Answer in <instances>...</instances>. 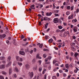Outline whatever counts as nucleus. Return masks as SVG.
Returning <instances> with one entry per match:
<instances>
[{
  "label": "nucleus",
  "instance_id": "1",
  "mask_svg": "<svg viewBox=\"0 0 79 79\" xmlns=\"http://www.w3.org/2000/svg\"><path fill=\"white\" fill-rule=\"evenodd\" d=\"M5 65L4 64H2L0 66V69H5Z\"/></svg>",
  "mask_w": 79,
  "mask_h": 79
},
{
  "label": "nucleus",
  "instance_id": "2",
  "mask_svg": "<svg viewBox=\"0 0 79 79\" xmlns=\"http://www.w3.org/2000/svg\"><path fill=\"white\" fill-rule=\"evenodd\" d=\"M13 69L12 68H10L9 69V74H11V73H12V71Z\"/></svg>",
  "mask_w": 79,
  "mask_h": 79
},
{
  "label": "nucleus",
  "instance_id": "3",
  "mask_svg": "<svg viewBox=\"0 0 79 79\" xmlns=\"http://www.w3.org/2000/svg\"><path fill=\"white\" fill-rule=\"evenodd\" d=\"M52 12H50L49 13L48 12H47L46 14V15L47 16H51L52 15Z\"/></svg>",
  "mask_w": 79,
  "mask_h": 79
},
{
  "label": "nucleus",
  "instance_id": "4",
  "mask_svg": "<svg viewBox=\"0 0 79 79\" xmlns=\"http://www.w3.org/2000/svg\"><path fill=\"white\" fill-rule=\"evenodd\" d=\"M37 45H39L40 48H42L43 46V44H40V43H38L37 44Z\"/></svg>",
  "mask_w": 79,
  "mask_h": 79
},
{
  "label": "nucleus",
  "instance_id": "5",
  "mask_svg": "<svg viewBox=\"0 0 79 79\" xmlns=\"http://www.w3.org/2000/svg\"><path fill=\"white\" fill-rule=\"evenodd\" d=\"M54 22L55 23H57L58 22V18H55L54 19Z\"/></svg>",
  "mask_w": 79,
  "mask_h": 79
},
{
  "label": "nucleus",
  "instance_id": "6",
  "mask_svg": "<svg viewBox=\"0 0 79 79\" xmlns=\"http://www.w3.org/2000/svg\"><path fill=\"white\" fill-rule=\"evenodd\" d=\"M19 53L22 55H24V54H25V53L24 52L21 51H20L19 52Z\"/></svg>",
  "mask_w": 79,
  "mask_h": 79
},
{
  "label": "nucleus",
  "instance_id": "7",
  "mask_svg": "<svg viewBox=\"0 0 79 79\" xmlns=\"http://www.w3.org/2000/svg\"><path fill=\"white\" fill-rule=\"evenodd\" d=\"M11 56H9L7 59V61L10 62V60H11Z\"/></svg>",
  "mask_w": 79,
  "mask_h": 79
},
{
  "label": "nucleus",
  "instance_id": "8",
  "mask_svg": "<svg viewBox=\"0 0 79 79\" xmlns=\"http://www.w3.org/2000/svg\"><path fill=\"white\" fill-rule=\"evenodd\" d=\"M25 68L26 69H29L30 67V66L28 64H27L25 65Z\"/></svg>",
  "mask_w": 79,
  "mask_h": 79
},
{
  "label": "nucleus",
  "instance_id": "9",
  "mask_svg": "<svg viewBox=\"0 0 79 79\" xmlns=\"http://www.w3.org/2000/svg\"><path fill=\"white\" fill-rule=\"evenodd\" d=\"M35 5H32L31 6L30 8L31 9H33V10H35Z\"/></svg>",
  "mask_w": 79,
  "mask_h": 79
},
{
  "label": "nucleus",
  "instance_id": "10",
  "mask_svg": "<svg viewBox=\"0 0 79 79\" xmlns=\"http://www.w3.org/2000/svg\"><path fill=\"white\" fill-rule=\"evenodd\" d=\"M73 31L74 32H77V28L74 27V28H73Z\"/></svg>",
  "mask_w": 79,
  "mask_h": 79
},
{
  "label": "nucleus",
  "instance_id": "11",
  "mask_svg": "<svg viewBox=\"0 0 79 79\" xmlns=\"http://www.w3.org/2000/svg\"><path fill=\"white\" fill-rule=\"evenodd\" d=\"M78 55H79V53L77 52H75L74 55V57H75V58H76Z\"/></svg>",
  "mask_w": 79,
  "mask_h": 79
},
{
  "label": "nucleus",
  "instance_id": "12",
  "mask_svg": "<svg viewBox=\"0 0 79 79\" xmlns=\"http://www.w3.org/2000/svg\"><path fill=\"white\" fill-rule=\"evenodd\" d=\"M33 76H34V74L33 73V72H32L30 74V78H32V77H33Z\"/></svg>",
  "mask_w": 79,
  "mask_h": 79
},
{
  "label": "nucleus",
  "instance_id": "13",
  "mask_svg": "<svg viewBox=\"0 0 79 79\" xmlns=\"http://www.w3.org/2000/svg\"><path fill=\"white\" fill-rule=\"evenodd\" d=\"M5 59V57L1 56L0 57V60H4Z\"/></svg>",
  "mask_w": 79,
  "mask_h": 79
},
{
  "label": "nucleus",
  "instance_id": "14",
  "mask_svg": "<svg viewBox=\"0 0 79 79\" xmlns=\"http://www.w3.org/2000/svg\"><path fill=\"white\" fill-rule=\"evenodd\" d=\"M53 41V40L52 39H51L48 41V42L49 43H50H50H52Z\"/></svg>",
  "mask_w": 79,
  "mask_h": 79
},
{
  "label": "nucleus",
  "instance_id": "15",
  "mask_svg": "<svg viewBox=\"0 0 79 79\" xmlns=\"http://www.w3.org/2000/svg\"><path fill=\"white\" fill-rule=\"evenodd\" d=\"M20 58V57H19V56H16V59L17 61H19Z\"/></svg>",
  "mask_w": 79,
  "mask_h": 79
},
{
  "label": "nucleus",
  "instance_id": "16",
  "mask_svg": "<svg viewBox=\"0 0 79 79\" xmlns=\"http://www.w3.org/2000/svg\"><path fill=\"white\" fill-rule=\"evenodd\" d=\"M36 58H39V59H41L42 58H41V57L39 56V54H38L36 56Z\"/></svg>",
  "mask_w": 79,
  "mask_h": 79
},
{
  "label": "nucleus",
  "instance_id": "17",
  "mask_svg": "<svg viewBox=\"0 0 79 79\" xmlns=\"http://www.w3.org/2000/svg\"><path fill=\"white\" fill-rule=\"evenodd\" d=\"M11 62L10 61L6 65V67H8L10 66L11 65Z\"/></svg>",
  "mask_w": 79,
  "mask_h": 79
},
{
  "label": "nucleus",
  "instance_id": "18",
  "mask_svg": "<svg viewBox=\"0 0 79 79\" xmlns=\"http://www.w3.org/2000/svg\"><path fill=\"white\" fill-rule=\"evenodd\" d=\"M17 64H18V65L19 66H22V65H23V64L21 62H18L17 63Z\"/></svg>",
  "mask_w": 79,
  "mask_h": 79
},
{
  "label": "nucleus",
  "instance_id": "19",
  "mask_svg": "<svg viewBox=\"0 0 79 79\" xmlns=\"http://www.w3.org/2000/svg\"><path fill=\"white\" fill-rule=\"evenodd\" d=\"M65 67L67 69H69V64H65Z\"/></svg>",
  "mask_w": 79,
  "mask_h": 79
},
{
  "label": "nucleus",
  "instance_id": "20",
  "mask_svg": "<svg viewBox=\"0 0 79 79\" xmlns=\"http://www.w3.org/2000/svg\"><path fill=\"white\" fill-rule=\"evenodd\" d=\"M37 65H36V66L35 67L33 68V69L34 71H35L36 70V69H37Z\"/></svg>",
  "mask_w": 79,
  "mask_h": 79
},
{
  "label": "nucleus",
  "instance_id": "21",
  "mask_svg": "<svg viewBox=\"0 0 79 79\" xmlns=\"http://www.w3.org/2000/svg\"><path fill=\"white\" fill-rule=\"evenodd\" d=\"M2 74H4V75H6V73L4 71H2Z\"/></svg>",
  "mask_w": 79,
  "mask_h": 79
},
{
  "label": "nucleus",
  "instance_id": "22",
  "mask_svg": "<svg viewBox=\"0 0 79 79\" xmlns=\"http://www.w3.org/2000/svg\"><path fill=\"white\" fill-rule=\"evenodd\" d=\"M68 34L69 35V32L68 31H67L66 32V31H65L64 32V34Z\"/></svg>",
  "mask_w": 79,
  "mask_h": 79
},
{
  "label": "nucleus",
  "instance_id": "23",
  "mask_svg": "<svg viewBox=\"0 0 79 79\" xmlns=\"http://www.w3.org/2000/svg\"><path fill=\"white\" fill-rule=\"evenodd\" d=\"M38 62L39 63V65H40V64H41V63H42V60H38Z\"/></svg>",
  "mask_w": 79,
  "mask_h": 79
},
{
  "label": "nucleus",
  "instance_id": "24",
  "mask_svg": "<svg viewBox=\"0 0 79 79\" xmlns=\"http://www.w3.org/2000/svg\"><path fill=\"white\" fill-rule=\"evenodd\" d=\"M18 61H20V62H22V61H23V59L22 58H20Z\"/></svg>",
  "mask_w": 79,
  "mask_h": 79
},
{
  "label": "nucleus",
  "instance_id": "25",
  "mask_svg": "<svg viewBox=\"0 0 79 79\" xmlns=\"http://www.w3.org/2000/svg\"><path fill=\"white\" fill-rule=\"evenodd\" d=\"M48 59L49 60H51V59H52V56H48Z\"/></svg>",
  "mask_w": 79,
  "mask_h": 79
},
{
  "label": "nucleus",
  "instance_id": "26",
  "mask_svg": "<svg viewBox=\"0 0 79 79\" xmlns=\"http://www.w3.org/2000/svg\"><path fill=\"white\" fill-rule=\"evenodd\" d=\"M15 70L16 71V72H17V73L19 71V70H18V68L17 67H15Z\"/></svg>",
  "mask_w": 79,
  "mask_h": 79
},
{
  "label": "nucleus",
  "instance_id": "27",
  "mask_svg": "<svg viewBox=\"0 0 79 79\" xmlns=\"http://www.w3.org/2000/svg\"><path fill=\"white\" fill-rule=\"evenodd\" d=\"M56 63V60H53V64H55V63Z\"/></svg>",
  "mask_w": 79,
  "mask_h": 79
},
{
  "label": "nucleus",
  "instance_id": "28",
  "mask_svg": "<svg viewBox=\"0 0 79 79\" xmlns=\"http://www.w3.org/2000/svg\"><path fill=\"white\" fill-rule=\"evenodd\" d=\"M70 8L71 11H72V10H73L74 9V6H72Z\"/></svg>",
  "mask_w": 79,
  "mask_h": 79
},
{
  "label": "nucleus",
  "instance_id": "29",
  "mask_svg": "<svg viewBox=\"0 0 79 79\" xmlns=\"http://www.w3.org/2000/svg\"><path fill=\"white\" fill-rule=\"evenodd\" d=\"M0 79H4V77L2 75H0Z\"/></svg>",
  "mask_w": 79,
  "mask_h": 79
},
{
  "label": "nucleus",
  "instance_id": "30",
  "mask_svg": "<svg viewBox=\"0 0 79 79\" xmlns=\"http://www.w3.org/2000/svg\"><path fill=\"white\" fill-rule=\"evenodd\" d=\"M59 11V10H56L54 11V12L56 13H58Z\"/></svg>",
  "mask_w": 79,
  "mask_h": 79
},
{
  "label": "nucleus",
  "instance_id": "31",
  "mask_svg": "<svg viewBox=\"0 0 79 79\" xmlns=\"http://www.w3.org/2000/svg\"><path fill=\"white\" fill-rule=\"evenodd\" d=\"M44 21H47V17H44Z\"/></svg>",
  "mask_w": 79,
  "mask_h": 79
},
{
  "label": "nucleus",
  "instance_id": "32",
  "mask_svg": "<svg viewBox=\"0 0 79 79\" xmlns=\"http://www.w3.org/2000/svg\"><path fill=\"white\" fill-rule=\"evenodd\" d=\"M45 64H50V61H48L47 62H45Z\"/></svg>",
  "mask_w": 79,
  "mask_h": 79
},
{
  "label": "nucleus",
  "instance_id": "33",
  "mask_svg": "<svg viewBox=\"0 0 79 79\" xmlns=\"http://www.w3.org/2000/svg\"><path fill=\"white\" fill-rule=\"evenodd\" d=\"M43 58H46V56H47V55H46V54H44L43 55Z\"/></svg>",
  "mask_w": 79,
  "mask_h": 79
},
{
  "label": "nucleus",
  "instance_id": "34",
  "mask_svg": "<svg viewBox=\"0 0 79 79\" xmlns=\"http://www.w3.org/2000/svg\"><path fill=\"white\" fill-rule=\"evenodd\" d=\"M67 10H70V6H67Z\"/></svg>",
  "mask_w": 79,
  "mask_h": 79
},
{
  "label": "nucleus",
  "instance_id": "35",
  "mask_svg": "<svg viewBox=\"0 0 79 79\" xmlns=\"http://www.w3.org/2000/svg\"><path fill=\"white\" fill-rule=\"evenodd\" d=\"M66 15H69V11H68L66 12Z\"/></svg>",
  "mask_w": 79,
  "mask_h": 79
},
{
  "label": "nucleus",
  "instance_id": "36",
  "mask_svg": "<svg viewBox=\"0 0 79 79\" xmlns=\"http://www.w3.org/2000/svg\"><path fill=\"white\" fill-rule=\"evenodd\" d=\"M30 52V54H32V53H33V50H31V51H29Z\"/></svg>",
  "mask_w": 79,
  "mask_h": 79
},
{
  "label": "nucleus",
  "instance_id": "37",
  "mask_svg": "<svg viewBox=\"0 0 79 79\" xmlns=\"http://www.w3.org/2000/svg\"><path fill=\"white\" fill-rule=\"evenodd\" d=\"M72 37H73V39L75 40L76 39V37L75 36H72Z\"/></svg>",
  "mask_w": 79,
  "mask_h": 79
},
{
  "label": "nucleus",
  "instance_id": "38",
  "mask_svg": "<svg viewBox=\"0 0 79 79\" xmlns=\"http://www.w3.org/2000/svg\"><path fill=\"white\" fill-rule=\"evenodd\" d=\"M47 79V75L45 74L44 76V79Z\"/></svg>",
  "mask_w": 79,
  "mask_h": 79
},
{
  "label": "nucleus",
  "instance_id": "39",
  "mask_svg": "<svg viewBox=\"0 0 79 79\" xmlns=\"http://www.w3.org/2000/svg\"><path fill=\"white\" fill-rule=\"evenodd\" d=\"M52 78V79H56V76H53Z\"/></svg>",
  "mask_w": 79,
  "mask_h": 79
},
{
  "label": "nucleus",
  "instance_id": "40",
  "mask_svg": "<svg viewBox=\"0 0 79 79\" xmlns=\"http://www.w3.org/2000/svg\"><path fill=\"white\" fill-rule=\"evenodd\" d=\"M58 27L60 29H61L63 28V27L61 26H59Z\"/></svg>",
  "mask_w": 79,
  "mask_h": 79
},
{
  "label": "nucleus",
  "instance_id": "41",
  "mask_svg": "<svg viewBox=\"0 0 79 79\" xmlns=\"http://www.w3.org/2000/svg\"><path fill=\"white\" fill-rule=\"evenodd\" d=\"M21 39H24V36H23V35H22L21 36Z\"/></svg>",
  "mask_w": 79,
  "mask_h": 79
},
{
  "label": "nucleus",
  "instance_id": "42",
  "mask_svg": "<svg viewBox=\"0 0 79 79\" xmlns=\"http://www.w3.org/2000/svg\"><path fill=\"white\" fill-rule=\"evenodd\" d=\"M48 58H46L45 60H44V61L45 62H47V61H48Z\"/></svg>",
  "mask_w": 79,
  "mask_h": 79
},
{
  "label": "nucleus",
  "instance_id": "43",
  "mask_svg": "<svg viewBox=\"0 0 79 79\" xmlns=\"http://www.w3.org/2000/svg\"><path fill=\"white\" fill-rule=\"evenodd\" d=\"M2 38H5L6 36V35L5 34H3L2 35Z\"/></svg>",
  "mask_w": 79,
  "mask_h": 79
},
{
  "label": "nucleus",
  "instance_id": "44",
  "mask_svg": "<svg viewBox=\"0 0 79 79\" xmlns=\"http://www.w3.org/2000/svg\"><path fill=\"white\" fill-rule=\"evenodd\" d=\"M33 51L34 52H35L37 51V49H36V48H34L33 49Z\"/></svg>",
  "mask_w": 79,
  "mask_h": 79
},
{
  "label": "nucleus",
  "instance_id": "45",
  "mask_svg": "<svg viewBox=\"0 0 79 79\" xmlns=\"http://www.w3.org/2000/svg\"><path fill=\"white\" fill-rule=\"evenodd\" d=\"M6 44H8V45H9V44H10V42H9V41L8 40H7L6 41Z\"/></svg>",
  "mask_w": 79,
  "mask_h": 79
},
{
  "label": "nucleus",
  "instance_id": "46",
  "mask_svg": "<svg viewBox=\"0 0 79 79\" xmlns=\"http://www.w3.org/2000/svg\"><path fill=\"white\" fill-rule=\"evenodd\" d=\"M54 15H55V16H59V15H58V14H54Z\"/></svg>",
  "mask_w": 79,
  "mask_h": 79
},
{
  "label": "nucleus",
  "instance_id": "47",
  "mask_svg": "<svg viewBox=\"0 0 79 79\" xmlns=\"http://www.w3.org/2000/svg\"><path fill=\"white\" fill-rule=\"evenodd\" d=\"M38 16L40 17V18H39V19H40V18H41V16H42V15H40V14H38Z\"/></svg>",
  "mask_w": 79,
  "mask_h": 79
},
{
  "label": "nucleus",
  "instance_id": "48",
  "mask_svg": "<svg viewBox=\"0 0 79 79\" xmlns=\"http://www.w3.org/2000/svg\"><path fill=\"white\" fill-rule=\"evenodd\" d=\"M70 16L71 18V19H73V14H71V15Z\"/></svg>",
  "mask_w": 79,
  "mask_h": 79
},
{
  "label": "nucleus",
  "instance_id": "49",
  "mask_svg": "<svg viewBox=\"0 0 79 79\" xmlns=\"http://www.w3.org/2000/svg\"><path fill=\"white\" fill-rule=\"evenodd\" d=\"M41 13L42 14V16H44V12L42 11Z\"/></svg>",
  "mask_w": 79,
  "mask_h": 79
},
{
  "label": "nucleus",
  "instance_id": "50",
  "mask_svg": "<svg viewBox=\"0 0 79 79\" xmlns=\"http://www.w3.org/2000/svg\"><path fill=\"white\" fill-rule=\"evenodd\" d=\"M2 63H3V64H5V63H6V61L5 60H3L2 61Z\"/></svg>",
  "mask_w": 79,
  "mask_h": 79
},
{
  "label": "nucleus",
  "instance_id": "51",
  "mask_svg": "<svg viewBox=\"0 0 79 79\" xmlns=\"http://www.w3.org/2000/svg\"><path fill=\"white\" fill-rule=\"evenodd\" d=\"M73 21H74V22H77V20H76V19L73 20H72V22H73Z\"/></svg>",
  "mask_w": 79,
  "mask_h": 79
},
{
  "label": "nucleus",
  "instance_id": "52",
  "mask_svg": "<svg viewBox=\"0 0 79 79\" xmlns=\"http://www.w3.org/2000/svg\"><path fill=\"white\" fill-rule=\"evenodd\" d=\"M55 66H59V65L58 64V63H56L55 64Z\"/></svg>",
  "mask_w": 79,
  "mask_h": 79
},
{
  "label": "nucleus",
  "instance_id": "53",
  "mask_svg": "<svg viewBox=\"0 0 79 79\" xmlns=\"http://www.w3.org/2000/svg\"><path fill=\"white\" fill-rule=\"evenodd\" d=\"M71 54L72 56H73V55H74V53H73V52H71Z\"/></svg>",
  "mask_w": 79,
  "mask_h": 79
},
{
  "label": "nucleus",
  "instance_id": "54",
  "mask_svg": "<svg viewBox=\"0 0 79 79\" xmlns=\"http://www.w3.org/2000/svg\"><path fill=\"white\" fill-rule=\"evenodd\" d=\"M54 4H55V3H54V4H53V8H56V6H55Z\"/></svg>",
  "mask_w": 79,
  "mask_h": 79
},
{
  "label": "nucleus",
  "instance_id": "55",
  "mask_svg": "<svg viewBox=\"0 0 79 79\" xmlns=\"http://www.w3.org/2000/svg\"><path fill=\"white\" fill-rule=\"evenodd\" d=\"M79 9H77L76 10V12L77 13H78V12H79Z\"/></svg>",
  "mask_w": 79,
  "mask_h": 79
},
{
  "label": "nucleus",
  "instance_id": "56",
  "mask_svg": "<svg viewBox=\"0 0 79 79\" xmlns=\"http://www.w3.org/2000/svg\"><path fill=\"white\" fill-rule=\"evenodd\" d=\"M43 50H44V51H48V49H45V48H44L43 49Z\"/></svg>",
  "mask_w": 79,
  "mask_h": 79
},
{
  "label": "nucleus",
  "instance_id": "57",
  "mask_svg": "<svg viewBox=\"0 0 79 79\" xmlns=\"http://www.w3.org/2000/svg\"><path fill=\"white\" fill-rule=\"evenodd\" d=\"M60 30L58 29L56 30V32H60Z\"/></svg>",
  "mask_w": 79,
  "mask_h": 79
},
{
  "label": "nucleus",
  "instance_id": "58",
  "mask_svg": "<svg viewBox=\"0 0 79 79\" xmlns=\"http://www.w3.org/2000/svg\"><path fill=\"white\" fill-rule=\"evenodd\" d=\"M60 67L61 68H63V67H64V65L63 64H62V65L60 66Z\"/></svg>",
  "mask_w": 79,
  "mask_h": 79
},
{
  "label": "nucleus",
  "instance_id": "59",
  "mask_svg": "<svg viewBox=\"0 0 79 79\" xmlns=\"http://www.w3.org/2000/svg\"><path fill=\"white\" fill-rule=\"evenodd\" d=\"M42 68H40L39 69V71H40H40H42Z\"/></svg>",
  "mask_w": 79,
  "mask_h": 79
},
{
  "label": "nucleus",
  "instance_id": "60",
  "mask_svg": "<svg viewBox=\"0 0 79 79\" xmlns=\"http://www.w3.org/2000/svg\"><path fill=\"white\" fill-rule=\"evenodd\" d=\"M59 72L60 73H63V71L61 70H59Z\"/></svg>",
  "mask_w": 79,
  "mask_h": 79
},
{
  "label": "nucleus",
  "instance_id": "61",
  "mask_svg": "<svg viewBox=\"0 0 79 79\" xmlns=\"http://www.w3.org/2000/svg\"><path fill=\"white\" fill-rule=\"evenodd\" d=\"M60 37H63V34H60Z\"/></svg>",
  "mask_w": 79,
  "mask_h": 79
},
{
  "label": "nucleus",
  "instance_id": "62",
  "mask_svg": "<svg viewBox=\"0 0 79 79\" xmlns=\"http://www.w3.org/2000/svg\"><path fill=\"white\" fill-rule=\"evenodd\" d=\"M14 76L15 77V78H16L17 76H16V74H15V73L14 74Z\"/></svg>",
  "mask_w": 79,
  "mask_h": 79
},
{
  "label": "nucleus",
  "instance_id": "63",
  "mask_svg": "<svg viewBox=\"0 0 79 79\" xmlns=\"http://www.w3.org/2000/svg\"><path fill=\"white\" fill-rule=\"evenodd\" d=\"M48 38V36H45V39H47Z\"/></svg>",
  "mask_w": 79,
  "mask_h": 79
},
{
  "label": "nucleus",
  "instance_id": "64",
  "mask_svg": "<svg viewBox=\"0 0 79 79\" xmlns=\"http://www.w3.org/2000/svg\"><path fill=\"white\" fill-rule=\"evenodd\" d=\"M65 31V29H64L61 31V32H64Z\"/></svg>",
  "mask_w": 79,
  "mask_h": 79
}]
</instances>
